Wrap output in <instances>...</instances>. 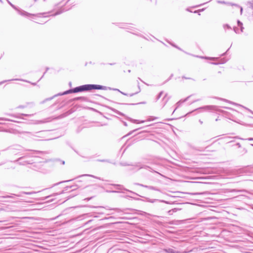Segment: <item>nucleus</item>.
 <instances>
[{"instance_id":"40","label":"nucleus","mask_w":253,"mask_h":253,"mask_svg":"<svg viewBox=\"0 0 253 253\" xmlns=\"http://www.w3.org/2000/svg\"><path fill=\"white\" fill-rule=\"evenodd\" d=\"M127 191H128L129 192L131 193H132V194H135V195H138L137 194H136V193H134V192H132V191H130V190H127Z\"/></svg>"},{"instance_id":"32","label":"nucleus","mask_w":253,"mask_h":253,"mask_svg":"<svg viewBox=\"0 0 253 253\" xmlns=\"http://www.w3.org/2000/svg\"><path fill=\"white\" fill-rule=\"evenodd\" d=\"M239 139H242V140H248L249 141H252V140H253V138H252V137H250V138H247V139H244V138H239Z\"/></svg>"},{"instance_id":"6","label":"nucleus","mask_w":253,"mask_h":253,"mask_svg":"<svg viewBox=\"0 0 253 253\" xmlns=\"http://www.w3.org/2000/svg\"><path fill=\"white\" fill-rule=\"evenodd\" d=\"M87 86L88 91L91 90L92 89H106V86L101 85L87 84Z\"/></svg>"},{"instance_id":"31","label":"nucleus","mask_w":253,"mask_h":253,"mask_svg":"<svg viewBox=\"0 0 253 253\" xmlns=\"http://www.w3.org/2000/svg\"><path fill=\"white\" fill-rule=\"evenodd\" d=\"M233 30L236 33H239V29L237 27H234Z\"/></svg>"},{"instance_id":"9","label":"nucleus","mask_w":253,"mask_h":253,"mask_svg":"<svg viewBox=\"0 0 253 253\" xmlns=\"http://www.w3.org/2000/svg\"><path fill=\"white\" fill-rule=\"evenodd\" d=\"M23 81V82L31 83L32 84H33L34 85H36V83H31L30 82H29L28 81H26V80H23V79H14L9 80H5V81H2V82H0V85H1V84H3L4 83H5V82H8V81Z\"/></svg>"},{"instance_id":"37","label":"nucleus","mask_w":253,"mask_h":253,"mask_svg":"<svg viewBox=\"0 0 253 253\" xmlns=\"http://www.w3.org/2000/svg\"><path fill=\"white\" fill-rule=\"evenodd\" d=\"M248 152L247 150L246 149V148H243V151H242V152L243 153V154H246Z\"/></svg>"},{"instance_id":"28","label":"nucleus","mask_w":253,"mask_h":253,"mask_svg":"<svg viewBox=\"0 0 253 253\" xmlns=\"http://www.w3.org/2000/svg\"><path fill=\"white\" fill-rule=\"evenodd\" d=\"M114 111L117 113V114L119 115H121V116H124V114L122 113H121V112L118 111V110H114Z\"/></svg>"},{"instance_id":"49","label":"nucleus","mask_w":253,"mask_h":253,"mask_svg":"<svg viewBox=\"0 0 253 253\" xmlns=\"http://www.w3.org/2000/svg\"><path fill=\"white\" fill-rule=\"evenodd\" d=\"M99 161L105 162H107V160H99Z\"/></svg>"},{"instance_id":"56","label":"nucleus","mask_w":253,"mask_h":253,"mask_svg":"<svg viewBox=\"0 0 253 253\" xmlns=\"http://www.w3.org/2000/svg\"><path fill=\"white\" fill-rule=\"evenodd\" d=\"M183 78H185L186 79H190V78H185V77H183Z\"/></svg>"},{"instance_id":"35","label":"nucleus","mask_w":253,"mask_h":253,"mask_svg":"<svg viewBox=\"0 0 253 253\" xmlns=\"http://www.w3.org/2000/svg\"><path fill=\"white\" fill-rule=\"evenodd\" d=\"M48 69H49V68H48V67H47V68H46V71H45V72L43 73V75L42 76V77L40 79V80H39V81L40 80H41V79H42V78H43V76L44 75V74H45V73L48 71Z\"/></svg>"},{"instance_id":"10","label":"nucleus","mask_w":253,"mask_h":253,"mask_svg":"<svg viewBox=\"0 0 253 253\" xmlns=\"http://www.w3.org/2000/svg\"><path fill=\"white\" fill-rule=\"evenodd\" d=\"M134 184L136 185H139L140 186L143 187H145V188H148V189H150V190H155V191H158V189L156 187H154V186L145 185H143L142 184H140V183H135Z\"/></svg>"},{"instance_id":"48","label":"nucleus","mask_w":253,"mask_h":253,"mask_svg":"<svg viewBox=\"0 0 253 253\" xmlns=\"http://www.w3.org/2000/svg\"><path fill=\"white\" fill-rule=\"evenodd\" d=\"M175 48H177L178 49L180 50H182L181 48H180L179 47L177 46L176 45V47H175Z\"/></svg>"},{"instance_id":"16","label":"nucleus","mask_w":253,"mask_h":253,"mask_svg":"<svg viewBox=\"0 0 253 253\" xmlns=\"http://www.w3.org/2000/svg\"><path fill=\"white\" fill-rule=\"evenodd\" d=\"M197 57L202 58V59H210L213 61H216L218 59V58L216 57H208L206 56H197Z\"/></svg>"},{"instance_id":"29","label":"nucleus","mask_w":253,"mask_h":253,"mask_svg":"<svg viewBox=\"0 0 253 253\" xmlns=\"http://www.w3.org/2000/svg\"><path fill=\"white\" fill-rule=\"evenodd\" d=\"M84 99H85V98L84 97H79L75 98L74 99V100H84Z\"/></svg>"},{"instance_id":"33","label":"nucleus","mask_w":253,"mask_h":253,"mask_svg":"<svg viewBox=\"0 0 253 253\" xmlns=\"http://www.w3.org/2000/svg\"><path fill=\"white\" fill-rule=\"evenodd\" d=\"M223 27H224V29H226V28H228V29H231V27L229 25H227V24L224 25Z\"/></svg>"},{"instance_id":"7","label":"nucleus","mask_w":253,"mask_h":253,"mask_svg":"<svg viewBox=\"0 0 253 253\" xmlns=\"http://www.w3.org/2000/svg\"><path fill=\"white\" fill-rule=\"evenodd\" d=\"M137 84H138V90L135 93H130V94L126 93H124V92L120 91L119 89H116V88H113V89H112V90L118 91L119 92H120L121 93H122V94H123L124 95L131 97V96H133L135 94H137L138 92H139L140 91L141 89H140V86L139 85V82L137 83ZM109 89L111 90L112 89V88H109Z\"/></svg>"},{"instance_id":"43","label":"nucleus","mask_w":253,"mask_h":253,"mask_svg":"<svg viewBox=\"0 0 253 253\" xmlns=\"http://www.w3.org/2000/svg\"><path fill=\"white\" fill-rule=\"evenodd\" d=\"M227 108L229 109V110H231L232 111L236 112V111L234 109H232L231 108Z\"/></svg>"},{"instance_id":"27","label":"nucleus","mask_w":253,"mask_h":253,"mask_svg":"<svg viewBox=\"0 0 253 253\" xmlns=\"http://www.w3.org/2000/svg\"><path fill=\"white\" fill-rule=\"evenodd\" d=\"M218 3H221V4H229V5H231V3H230V2H226L224 1H221V0H218L217 1Z\"/></svg>"},{"instance_id":"23","label":"nucleus","mask_w":253,"mask_h":253,"mask_svg":"<svg viewBox=\"0 0 253 253\" xmlns=\"http://www.w3.org/2000/svg\"><path fill=\"white\" fill-rule=\"evenodd\" d=\"M0 121H10V122H16V121H13L12 120H10L9 119L5 118H0Z\"/></svg>"},{"instance_id":"25","label":"nucleus","mask_w":253,"mask_h":253,"mask_svg":"<svg viewBox=\"0 0 253 253\" xmlns=\"http://www.w3.org/2000/svg\"><path fill=\"white\" fill-rule=\"evenodd\" d=\"M8 3L11 5V6L14 9L17 10L18 9V8L16 7L14 5H13L12 3H11L8 0H7Z\"/></svg>"},{"instance_id":"13","label":"nucleus","mask_w":253,"mask_h":253,"mask_svg":"<svg viewBox=\"0 0 253 253\" xmlns=\"http://www.w3.org/2000/svg\"><path fill=\"white\" fill-rule=\"evenodd\" d=\"M127 120L128 121H129L130 122H131V123H134V124H140V123H143L145 122V121H139L138 120L133 119L130 118H128Z\"/></svg>"},{"instance_id":"3","label":"nucleus","mask_w":253,"mask_h":253,"mask_svg":"<svg viewBox=\"0 0 253 253\" xmlns=\"http://www.w3.org/2000/svg\"><path fill=\"white\" fill-rule=\"evenodd\" d=\"M86 91H88L87 84L80 85V86L76 87L74 88L66 90V91L63 92V93H60L55 94L51 97L47 98L45 99H44V100H43L41 102V103L43 104L47 101L51 100L53 98H54V97H55L57 96L65 95V94L72 93H77V92H79Z\"/></svg>"},{"instance_id":"26","label":"nucleus","mask_w":253,"mask_h":253,"mask_svg":"<svg viewBox=\"0 0 253 253\" xmlns=\"http://www.w3.org/2000/svg\"><path fill=\"white\" fill-rule=\"evenodd\" d=\"M64 193V191H62L61 193H60L59 194H58V193H55V194H53L52 195H50V196H48L46 197V199H48V198H49L50 197H52V196H55V195H58V194H62V193Z\"/></svg>"},{"instance_id":"58","label":"nucleus","mask_w":253,"mask_h":253,"mask_svg":"<svg viewBox=\"0 0 253 253\" xmlns=\"http://www.w3.org/2000/svg\"><path fill=\"white\" fill-rule=\"evenodd\" d=\"M69 0H68L66 1V3H67V2H68L69 1Z\"/></svg>"},{"instance_id":"57","label":"nucleus","mask_w":253,"mask_h":253,"mask_svg":"<svg viewBox=\"0 0 253 253\" xmlns=\"http://www.w3.org/2000/svg\"><path fill=\"white\" fill-rule=\"evenodd\" d=\"M138 79L139 80H140L141 82H143V81L140 79V78H138Z\"/></svg>"},{"instance_id":"4","label":"nucleus","mask_w":253,"mask_h":253,"mask_svg":"<svg viewBox=\"0 0 253 253\" xmlns=\"http://www.w3.org/2000/svg\"><path fill=\"white\" fill-rule=\"evenodd\" d=\"M23 148L21 145H14L7 148L9 154L17 155L22 151Z\"/></svg>"},{"instance_id":"60","label":"nucleus","mask_w":253,"mask_h":253,"mask_svg":"<svg viewBox=\"0 0 253 253\" xmlns=\"http://www.w3.org/2000/svg\"><path fill=\"white\" fill-rule=\"evenodd\" d=\"M225 54V53H223L221 55H224Z\"/></svg>"},{"instance_id":"50","label":"nucleus","mask_w":253,"mask_h":253,"mask_svg":"<svg viewBox=\"0 0 253 253\" xmlns=\"http://www.w3.org/2000/svg\"><path fill=\"white\" fill-rule=\"evenodd\" d=\"M92 208H103V207H92Z\"/></svg>"},{"instance_id":"11","label":"nucleus","mask_w":253,"mask_h":253,"mask_svg":"<svg viewBox=\"0 0 253 253\" xmlns=\"http://www.w3.org/2000/svg\"><path fill=\"white\" fill-rule=\"evenodd\" d=\"M7 115L18 118H22L21 116H33V114H20L18 116H16L13 114H7Z\"/></svg>"},{"instance_id":"22","label":"nucleus","mask_w":253,"mask_h":253,"mask_svg":"<svg viewBox=\"0 0 253 253\" xmlns=\"http://www.w3.org/2000/svg\"><path fill=\"white\" fill-rule=\"evenodd\" d=\"M21 193L26 194V195H31L33 194H35V192H24V191H23V192H21Z\"/></svg>"},{"instance_id":"52","label":"nucleus","mask_w":253,"mask_h":253,"mask_svg":"<svg viewBox=\"0 0 253 253\" xmlns=\"http://www.w3.org/2000/svg\"><path fill=\"white\" fill-rule=\"evenodd\" d=\"M45 122V121H40V123H44Z\"/></svg>"},{"instance_id":"61","label":"nucleus","mask_w":253,"mask_h":253,"mask_svg":"<svg viewBox=\"0 0 253 253\" xmlns=\"http://www.w3.org/2000/svg\"><path fill=\"white\" fill-rule=\"evenodd\" d=\"M226 62V61H224V62H221V63H224Z\"/></svg>"},{"instance_id":"14","label":"nucleus","mask_w":253,"mask_h":253,"mask_svg":"<svg viewBox=\"0 0 253 253\" xmlns=\"http://www.w3.org/2000/svg\"><path fill=\"white\" fill-rule=\"evenodd\" d=\"M132 166L133 167V169L134 170H136L143 168V166L140 163H137V164H135V165H132Z\"/></svg>"},{"instance_id":"62","label":"nucleus","mask_w":253,"mask_h":253,"mask_svg":"<svg viewBox=\"0 0 253 253\" xmlns=\"http://www.w3.org/2000/svg\"><path fill=\"white\" fill-rule=\"evenodd\" d=\"M126 165H127V164H124V166H126Z\"/></svg>"},{"instance_id":"42","label":"nucleus","mask_w":253,"mask_h":253,"mask_svg":"<svg viewBox=\"0 0 253 253\" xmlns=\"http://www.w3.org/2000/svg\"><path fill=\"white\" fill-rule=\"evenodd\" d=\"M236 145L238 146L239 148H240L241 147V144L239 143H237L236 144Z\"/></svg>"},{"instance_id":"63","label":"nucleus","mask_w":253,"mask_h":253,"mask_svg":"<svg viewBox=\"0 0 253 253\" xmlns=\"http://www.w3.org/2000/svg\"><path fill=\"white\" fill-rule=\"evenodd\" d=\"M251 145L253 146V144H251Z\"/></svg>"},{"instance_id":"34","label":"nucleus","mask_w":253,"mask_h":253,"mask_svg":"<svg viewBox=\"0 0 253 253\" xmlns=\"http://www.w3.org/2000/svg\"><path fill=\"white\" fill-rule=\"evenodd\" d=\"M117 186L118 187L117 189L119 190L123 189V186L121 185H117Z\"/></svg>"},{"instance_id":"39","label":"nucleus","mask_w":253,"mask_h":253,"mask_svg":"<svg viewBox=\"0 0 253 253\" xmlns=\"http://www.w3.org/2000/svg\"><path fill=\"white\" fill-rule=\"evenodd\" d=\"M59 162H60V163H61L62 165H64V164H65V161H64L59 160Z\"/></svg>"},{"instance_id":"21","label":"nucleus","mask_w":253,"mask_h":253,"mask_svg":"<svg viewBox=\"0 0 253 253\" xmlns=\"http://www.w3.org/2000/svg\"><path fill=\"white\" fill-rule=\"evenodd\" d=\"M13 196H16L17 197H20V196H21V195H20V194L19 195H15L14 194H12L11 195H7V196H4L3 197L5 198H13Z\"/></svg>"},{"instance_id":"18","label":"nucleus","mask_w":253,"mask_h":253,"mask_svg":"<svg viewBox=\"0 0 253 253\" xmlns=\"http://www.w3.org/2000/svg\"><path fill=\"white\" fill-rule=\"evenodd\" d=\"M237 24H238V26L240 27L241 32H242L243 31V29H244V27L243 26V23L240 20H238Z\"/></svg>"},{"instance_id":"30","label":"nucleus","mask_w":253,"mask_h":253,"mask_svg":"<svg viewBox=\"0 0 253 253\" xmlns=\"http://www.w3.org/2000/svg\"><path fill=\"white\" fill-rule=\"evenodd\" d=\"M139 129V128H137V129H134L132 131H130L129 133H128L125 136H128V135H130V134H131L133 132H135V131H136L137 130Z\"/></svg>"},{"instance_id":"54","label":"nucleus","mask_w":253,"mask_h":253,"mask_svg":"<svg viewBox=\"0 0 253 253\" xmlns=\"http://www.w3.org/2000/svg\"><path fill=\"white\" fill-rule=\"evenodd\" d=\"M199 122L201 124H203V122L201 121V120H199Z\"/></svg>"},{"instance_id":"2","label":"nucleus","mask_w":253,"mask_h":253,"mask_svg":"<svg viewBox=\"0 0 253 253\" xmlns=\"http://www.w3.org/2000/svg\"><path fill=\"white\" fill-rule=\"evenodd\" d=\"M48 131L42 130L36 132L23 131L22 133L27 134V136L35 141L49 140L52 138H47Z\"/></svg>"},{"instance_id":"20","label":"nucleus","mask_w":253,"mask_h":253,"mask_svg":"<svg viewBox=\"0 0 253 253\" xmlns=\"http://www.w3.org/2000/svg\"><path fill=\"white\" fill-rule=\"evenodd\" d=\"M219 100H223L224 101H225L226 102H228L230 104H234V105H239L238 104H237V103H234L233 102H231L230 101H229L227 99H223V98H218Z\"/></svg>"},{"instance_id":"36","label":"nucleus","mask_w":253,"mask_h":253,"mask_svg":"<svg viewBox=\"0 0 253 253\" xmlns=\"http://www.w3.org/2000/svg\"><path fill=\"white\" fill-rule=\"evenodd\" d=\"M163 91H161V92H160L159 93V95H158V97H157V99H159L161 97V95H162V94H163Z\"/></svg>"},{"instance_id":"5","label":"nucleus","mask_w":253,"mask_h":253,"mask_svg":"<svg viewBox=\"0 0 253 253\" xmlns=\"http://www.w3.org/2000/svg\"><path fill=\"white\" fill-rule=\"evenodd\" d=\"M197 110H202L203 111H219L218 107L217 106H214V105L205 106H203L202 107L198 108L195 109L194 111H197Z\"/></svg>"},{"instance_id":"8","label":"nucleus","mask_w":253,"mask_h":253,"mask_svg":"<svg viewBox=\"0 0 253 253\" xmlns=\"http://www.w3.org/2000/svg\"><path fill=\"white\" fill-rule=\"evenodd\" d=\"M191 97V95L190 96H188V97H187L186 98H185L183 100H179L178 102H177L176 104H175V108L174 109V110H173V112H172V114L174 113V112L175 111V110L178 108L179 107L181 104L182 103H183L184 102H186V101H187L188 100V99Z\"/></svg>"},{"instance_id":"53","label":"nucleus","mask_w":253,"mask_h":253,"mask_svg":"<svg viewBox=\"0 0 253 253\" xmlns=\"http://www.w3.org/2000/svg\"><path fill=\"white\" fill-rule=\"evenodd\" d=\"M186 10L189 12H192L190 10V9L188 8L186 9Z\"/></svg>"},{"instance_id":"12","label":"nucleus","mask_w":253,"mask_h":253,"mask_svg":"<svg viewBox=\"0 0 253 253\" xmlns=\"http://www.w3.org/2000/svg\"><path fill=\"white\" fill-rule=\"evenodd\" d=\"M163 251L167 253H179L178 251H175L172 248H166L164 249Z\"/></svg>"},{"instance_id":"41","label":"nucleus","mask_w":253,"mask_h":253,"mask_svg":"<svg viewBox=\"0 0 253 253\" xmlns=\"http://www.w3.org/2000/svg\"><path fill=\"white\" fill-rule=\"evenodd\" d=\"M42 152H39V151H34L33 152V154H36V153H42Z\"/></svg>"},{"instance_id":"1","label":"nucleus","mask_w":253,"mask_h":253,"mask_svg":"<svg viewBox=\"0 0 253 253\" xmlns=\"http://www.w3.org/2000/svg\"><path fill=\"white\" fill-rule=\"evenodd\" d=\"M61 2H59L58 3H57L55 4L54 6V9L52 11H48L47 12H43V13H39L36 14H31L30 13H28L23 10L20 9L18 8V9L16 10L18 14H20L21 16H25V17H28L30 16H33L37 17H43L44 18L48 17L50 16H55L58 15H59L63 12L66 11L70 9V8H69L68 9H65V8L64 7V6H61L54 13L52 14L51 15H49V14L51 13L53 11H55L57 7L59 5Z\"/></svg>"},{"instance_id":"15","label":"nucleus","mask_w":253,"mask_h":253,"mask_svg":"<svg viewBox=\"0 0 253 253\" xmlns=\"http://www.w3.org/2000/svg\"><path fill=\"white\" fill-rule=\"evenodd\" d=\"M23 158H24V157H21L19 158L18 159H17L16 160H15L14 162H18V164L21 165H24L27 164H30V163L27 162L26 161H24L23 162H19V161L21 160V159H22Z\"/></svg>"},{"instance_id":"47","label":"nucleus","mask_w":253,"mask_h":253,"mask_svg":"<svg viewBox=\"0 0 253 253\" xmlns=\"http://www.w3.org/2000/svg\"><path fill=\"white\" fill-rule=\"evenodd\" d=\"M175 48H177L178 49L180 50H182L181 48H180L179 47L177 46L176 45V47H175Z\"/></svg>"},{"instance_id":"45","label":"nucleus","mask_w":253,"mask_h":253,"mask_svg":"<svg viewBox=\"0 0 253 253\" xmlns=\"http://www.w3.org/2000/svg\"><path fill=\"white\" fill-rule=\"evenodd\" d=\"M169 43H170V44L172 46H173V47H176V45L175 44H173V43H170V42H169Z\"/></svg>"},{"instance_id":"19","label":"nucleus","mask_w":253,"mask_h":253,"mask_svg":"<svg viewBox=\"0 0 253 253\" xmlns=\"http://www.w3.org/2000/svg\"><path fill=\"white\" fill-rule=\"evenodd\" d=\"M231 5H232V6H235L239 8L240 9V14H241V15L242 14V13H243V8H242V7H241L240 5H239L238 4H235V3H231Z\"/></svg>"},{"instance_id":"51","label":"nucleus","mask_w":253,"mask_h":253,"mask_svg":"<svg viewBox=\"0 0 253 253\" xmlns=\"http://www.w3.org/2000/svg\"><path fill=\"white\" fill-rule=\"evenodd\" d=\"M91 199V198H86L84 200H87V201H89V200H90Z\"/></svg>"},{"instance_id":"44","label":"nucleus","mask_w":253,"mask_h":253,"mask_svg":"<svg viewBox=\"0 0 253 253\" xmlns=\"http://www.w3.org/2000/svg\"><path fill=\"white\" fill-rule=\"evenodd\" d=\"M123 124H124V125L125 126H127V123H126V122H123Z\"/></svg>"},{"instance_id":"64","label":"nucleus","mask_w":253,"mask_h":253,"mask_svg":"<svg viewBox=\"0 0 253 253\" xmlns=\"http://www.w3.org/2000/svg\"><path fill=\"white\" fill-rule=\"evenodd\" d=\"M197 12V11H195L194 13H196Z\"/></svg>"},{"instance_id":"59","label":"nucleus","mask_w":253,"mask_h":253,"mask_svg":"<svg viewBox=\"0 0 253 253\" xmlns=\"http://www.w3.org/2000/svg\"><path fill=\"white\" fill-rule=\"evenodd\" d=\"M69 0H68L66 1V3H67V2H68L69 1Z\"/></svg>"},{"instance_id":"46","label":"nucleus","mask_w":253,"mask_h":253,"mask_svg":"<svg viewBox=\"0 0 253 253\" xmlns=\"http://www.w3.org/2000/svg\"><path fill=\"white\" fill-rule=\"evenodd\" d=\"M199 100H200V99L195 100H194L193 101H192V102L191 103V104H192V103H194V102H197V101H199Z\"/></svg>"},{"instance_id":"55","label":"nucleus","mask_w":253,"mask_h":253,"mask_svg":"<svg viewBox=\"0 0 253 253\" xmlns=\"http://www.w3.org/2000/svg\"><path fill=\"white\" fill-rule=\"evenodd\" d=\"M211 64H215V65H217V64H218V63H211Z\"/></svg>"},{"instance_id":"24","label":"nucleus","mask_w":253,"mask_h":253,"mask_svg":"<svg viewBox=\"0 0 253 253\" xmlns=\"http://www.w3.org/2000/svg\"><path fill=\"white\" fill-rule=\"evenodd\" d=\"M83 176H90V177H94L96 178H98V177H97L93 175H91V174H83V175L79 176V177H83ZM98 179H99V178H98Z\"/></svg>"},{"instance_id":"17","label":"nucleus","mask_w":253,"mask_h":253,"mask_svg":"<svg viewBox=\"0 0 253 253\" xmlns=\"http://www.w3.org/2000/svg\"><path fill=\"white\" fill-rule=\"evenodd\" d=\"M157 119H158V117H156L149 116L148 117L147 120L145 121V122H151V121L157 120Z\"/></svg>"},{"instance_id":"38","label":"nucleus","mask_w":253,"mask_h":253,"mask_svg":"<svg viewBox=\"0 0 253 253\" xmlns=\"http://www.w3.org/2000/svg\"><path fill=\"white\" fill-rule=\"evenodd\" d=\"M25 107H26V106L24 105H20L18 107V108H24Z\"/></svg>"}]
</instances>
